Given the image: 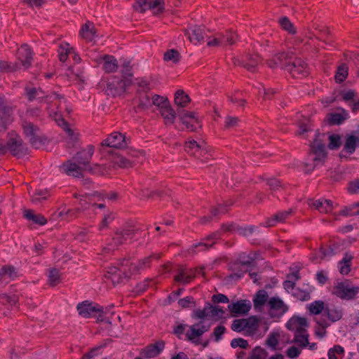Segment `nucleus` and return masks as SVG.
Segmentation results:
<instances>
[{"instance_id":"nucleus-25","label":"nucleus","mask_w":359,"mask_h":359,"mask_svg":"<svg viewBox=\"0 0 359 359\" xmlns=\"http://www.w3.org/2000/svg\"><path fill=\"white\" fill-rule=\"evenodd\" d=\"M259 320L255 316H250L245 320V336L254 337L257 334Z\"/></svg>"},{"instance_id":"nucleus-47","label":"nucleus","mask_w":359,"mask_h":359,"mask_svg":"<svg viewBox=\"0 0 359 359\" xmlns=\"http://www.w3.org/2000/svg\"><path fill=\"white\" fill-rule=\"evenodd\" d=\"M325 303L323 301H315L309 304V310L311 313L318 315L323 311L325 312Z\"/></svg>"},{"instance_id":"nucleus-63","label":"nucleus","mask_w":359,"mask_h":359,"mask_svg":"<svg viewBox=\"0 0 359 359\" xmlns=\"http://www.w3.org/2000/svg\"><path fill=\"white\" fill-rule=\"evenodd\" d=\"M245 318L234 320L231 323V330L238 332H245Z\"/></svg>"},{"instance_id":"nucleus-11","label":"nucleus","mask_w":359,"mask_h":359,"mask_svg":"<svg viewBox=\"0 0 359 359\" xmlns=\"http://www.w3.org/2000/svg\"><path fill=\"white\" fill-rule=\"evenodd\" d=\"M261 57L257 54H247L242 60L238 58L233 59V63L235 65H242L247 70L255 72L257 69V65L261 62Z\"/></svg>"},{"instance_id":"nucleus-18","label":"nucleus","mask_w":359,"mask_h":359,"mask_svg":"<svg viewBox=\"0 0 359 359\" xmlns=\"http://www.w3.org/2000/svg\"><path fill=\"white\" fill-rule=\"evenodd\" d=\"M163 0H140L136 2L135 9L143 13L147 9H156V13H161L163 10Z\"/></svg>"},{"instance_id":"nucleus-29","label":"nucleus","mask_w":359,"mask_h":359,"mask_svg":"<svg viewBox=\"0 0 359 359\" xmlns=\"http://www.w3.org/2000/svg\"><path fill=\"white\" fill-rule=\"evenodd\" d=\"M23 216L28 220L32 221L34 223L39 225H45L47 223V219L43 215L41 214H35L32 210H25Z\"/></svg>"},{"instance_id":"nucleus-41","label":"nucleus","mask_w":359,"mask_h":359,"mask_svg":"<svg viewBox=\"0 0 359 359\" xmlns=\"http://www.w3.org/2000/svg\"><path fill=\"white\" fill-rule=\"evenodd\" d=\"M113 163L120 168H128L133 165V161L123 156L121 154H115L113 158Z\"/></svg>"},{"instance_id":"nucleus-28","label":"nucleus","mask_w":359,"mask_h":359,"mask_svg":"<svg viewBox=\"0 0 359 359\" xmlns=\"http://www.w3.org/2000/svg\"><path fill=\"white\" fill-rule=\"evenodd\" d=\"M219 238H220L219 231L215 232V233H212V235L209 236L208 237H207L203 241L193 245L190 250L193 252H195V250H194L195 248H200L199 250H206L209 249L210 248H211L215 244V242H212V243L210 244L207 242L208 241L212 240V239L217 240Z\"/></svg>"},{"instance_id":"nucleus-38","label":"nucleus","mask_w":359,"mask_h":359,"mask_svg":"<svg viewBox=\"0 0 359 359\" xmlns=\"http://www.w3.org/2000/svg\"><path fill=\"white\" fill-rule=\"evenodd\" d=\"M268 299V294L264 290H259L253 299L254 306L255 309H258L262 307L265 304Z\"/></svg>"},{"instance_id":"nucleus-7","label":"nucleus","mask_w":359,"mask_h":359,"mask_svg":"<svg viewBox=\"0 0 359 359\" xmlns=\"http://www.w3.org/2000/svg\"><path fill=\"white\" fill-rule=\"evenodd\" d=\"M77 310L79 315L84 318L96 317L97 320L104 321L103 307L97 304L83 302L78 304Z\"/></svg>"},{"instance_id":"nucleus-8","label":"nucleus","mask_w":359,"mask_h":359,"mask_svg":"<svg viewBox=\"0 0 359 359\" xmlns=\"http://www.w3.org/2000/svg\"><path fill=\"white\" fill-rule=\"evenodd\" d=\"M334 294L341 299L351 300L359 294V286H353L348 281L337 283Z\"/></svg>"},{"instance_id":"nucleus-6","label":"nucleus","mask_w":359,"mask_h":359,"mask_svg":"<svg viewBox=\"0 0 359 359\" xmlns=\"http://www.w3.org/2000/svg\"><path fill=\"white\" fill-rule=\"evenodd\" d=\"M121 79L113 76L110 81H108L105 91L107 95L113 97L119 95L126 91L127 87L132 84V81L125 76H122Z\"/></svg>"},{"instance_id":"nucleus-27","label":"nucleus","mask_w":359,"mask_h":359,"mask_svg":"<svg viewBox=\"0 0 359 359\" xmlns=\"http://www.w3.org/2000/svg\"><path fill=\"white\" fill-rule=\"evenodd\" d=\"M103 61L102 68L107 73L116 71L118 68L117 60L112 55H105L102 57Z\"/></svg>"},{"instance_id":"nucleus-5","label":"nucleus","mask_w":359,"mask_h":359,"mask_svg":"<svg viewBox=\"0 0 359 359\" xmlns=\"http://www.w3.org/2000/svg\"><path fill=\"white\" fill-rule=\"evenodd\" d=\"M21 126L25 137L28 139L33 147L39 149L44 144L39 128L33 122L28 119H22Z\"/></svg>"},{"instance_id":"nucleus-51","label":"nucleus","mask_w":359,"mask_h":359,"mask_svg":"<svg viewBox=\"0 0 359 359\" xmlns=\"http://www.w3.org/2000/svg\"><path fill=\"white\" fill-rule=\"evenodd\" d=\"M348 76V67L343 64L340 65L336 72L335 80L337 83L343 82Z\"/></svg>"},{"instance_id":"nucleus-56","label":"nucleus","mask_w":359,"mask_h":359,"mask_svg":"<svg viewBox=\"0 0 359 359\" xmlns=\"http://www.w3.org/2000/svg\"><path fill=\"white\" fill-rule=\"evenodd\" d=\"M266 356L267 353L265 349L257 346L252 351L251 355L248 359H266Z\"/></svg>"},{"instance_id":"nucleus-50","label":"nucleus","mask_w":359,"mask_h":359,"mask_svg":"<svg viewBox=\"0 0 359 359\" xmlns=\"http://www.w3.org/2000/svg\"><path fill=\"white\" fill-rule=\"evenodd\" d=\"M123 264H125V269H126V273L128 276L133 273H140V271L144 270V266H138L137 263H130L128 260H123Z\"/></svg>"},{"instance_id":"nucleus-55","label":"nucleus","mask_w":359,"mask_h":359,"mask_svg":"<svg viewBox=\"0 0 359 359\" xmlns=\"http://www.w3.org/2000/svg\"><path fill=\"white\" fill-rule=\"evenodd\" d=\"M208 313L209 317L212 318H222L224 314V311L219 306H212L208 304Z\"/></svg>"},{"instance_id":"nucleus-31","label":"nucleus","mask_w":359,"mask_h":359,"mask_svg":"<svg viewBox=\"0 0 359 359\" xmlns=\"http://www.w3.org/2000/svg\"><path fill=\"white\" fill-rule=\"evenodd\" d=\"M160 112L164 118L165 124H172L176 117V113L170 105V103L160 109Z\"/></svg>"},{"instance_id":"nucleus-9","label":"nucleus","mask_w":359,"mask_h":359,"mask_svg":"<svg viewBox=\"0 0 359 359\" xmlns=\"http://www.w3.org/2000/svg\"><path fill=\"white\" fill-rule=\"evenodd\" d=\"M292 54L291 53L288 64L285 65V69L293 77L306 76L309 73L307 65L300 58H295L292 60Z\"/></svg>"},{"instance_id":"nucleus-20","label":"nucleus","mask_w":359,"mask_h":359,"mask_svg":"<svg viewBox=\"0 0 359 359\" xmlns=\"http://www.w3.org/2000/svg\"><path fill=\"white\" fill-rule=\"evenodd\" d=\"M6 147V149H9L13 155L18 157L25 155L27 152V148L23 144L21 138L19 137L10 138Z\"/></svg>"},{"instance_id":"nucleus-34","label":"nucleus","mask_w":359,"mask_h":359,"mask_svg":"<svg viewBox=\"0 0 359 359\" xmlns=\"http://www.w3.org/2000/svg\"><path fill=\"white\" fill-rule=\"evenodd\" d=\"M60 61L65 62L69 55L74 53V48L67 43H62L57 50Z\"/></svg>"},{"instance_id":"nucleus-36","label":"nucleus","mask_w":359,"mask_h":359,"mask_svg":"<svg viewBox=\"0 0 359 359\" xmlns=\"http://www.w3.org/2000/svg\"><path fill=\"white\" fill-rule=\"evenodd\" d=\"M191 102V99L189 98L187 94L182 90H178L175 95V104L180 107H185L187 104Z\"/></svg>"},{"instance_id":"nucleus-10","label":"nucleus","mask_w":359,"mask_h":359,"mask_svg":"<svg viewBox=\"0 0 359 359\" xmlns=\"http://www.w3.org/2000/svg\"><path fill=\"white\" fill-rule=\"evenodd\" d=\"M119 266H111L106 269L105 278L111 280L114 285L118 284L123 281L124 278H128V274L126 273L125 264L121 262Z\"/></svg>"},{"instance_id":"nucleus-39","label":"nucleus","mask_w":359,"mask_h":359,"mask_svg":"<svg viewBox=\"0 0 359 359\" xmlns=\"http://www.w3.org/2000/svg\"><path fill=\"white\" fill-rule=\"evenodd\" d=\"M327 356L328 359H341L345 356L344 348L340 345H334L329 349Z\"/></svg>"},{"instance_id":"nucleus-58","label":"nucleus","mask_w":359,"mask_h":359,"mask_svg":"<svg viewBox=\"0 0 359 359\" xmlns=\"http://www.w3.org/2000/svg\"><path fill=\"white\" fill-rule=\"evenodd\" d=\"M5 115L6 117H11L13 109L6 104L4 97L0 96V115Z\"/></svg>"},{"instance_id":"nucleus-12","label":"nucleus","mask_w":359,"mask_h":359,"mask_svg":"<svg viewBox=\"0 0 359 359\" xmlns=\"http://www.w3.org/2000/svg\"><path fill=\"white\" fill-rule=\"evenodd\" d=\"M177 113L182 123L190 131H195L198 127H201L200 121L195 112L178 110Z\"/></svg>"},{"instance_id":"nucleus-14","label":"nucleus","mask_w":359,"mask_h":359,"mask_svg":"<svg viewBox=\"0 0 359 359\" xmlns=\"http://www.w3.org/2000/svg\"><path fill=\"white\" fill-rule=\"evenodd\" d=\"M165 343L163 341L160 340L153 344H149L144 348H142L140 352V355L137 356L135 359L152 358L157 357L160 353L164 349Z\"/></svg>"},{"instance_id":"nucleus-13","label":"nucleus","mask_w":359,"mask_h":359,"mask_svg":"<svg viewBox=\"0 0 359 359\" xmlns=\"http://www.w3.org/2000/svg\"><path fill=\"white\" fill-rule=\"evenodd\" d=\"M210 329V325H205L202 322L195 323L190 326L189 331L186 333L188 340L196 344H199L198 338Z\"/></svg>"},{"instance_id":"nucleus-4","label":"nucleus","mask_w":359,"mask_h":359,"mask_svg":"<svg viewBox=\"0 0 359 359\" xmlns=\"http://www.w3.org/2000/svg\"><path fill=\"white\" fill-rule=\"evenodd\" d=\"M138 233L139 229L134 226L118 229L115 231L111 242L107 244L104 250L109 252L114 250L121 245L130 243L134 238H136Z\"/></svg>"},{"instance_id":"nucleus-40","label":"nucleus","mask_w":359,"mask_h":359,"mask_svg":"<svg viewBox=\"0 0 359 359\" xmlns=\"http://www.w3.org/2000/svg\"><path fill=\"white\" fill-rule=\"evenodd\" d=\"M220 33L222 34L221 46H223L233 44L238 38L237 34L231 30L226 31L224 33Z\"/></svg>"},{"instance_id":"nucleus-61","label":"nucleus","mask_w":359,"mask_h":359,"mask_svg":"<svg viewBox=\"0 0 359 359\" xmlns=\"http://www.w3.org/2000/svg\"><path fill=\"white\" fill-rule=\"evenodd\" d=\"M329 140L328 147L330 149H337L341 146V137L339 135H330L329 136Z\"/></svg>"},{"instance_id":"nucleus-24","label":"nucleus","mask_w":359,"mask_h":359,"mask_svg":"<svg viewBox=\"0 0 359 359\" xmlns=\"http://www.w3.org/2000/svg\"><path fill=\"white\" fill-rule=\"evenodd\" d=\"M292 212L291 209L278 212L268 218L266 224L267 226H274L277 223L284 222L292 215Z\"/></svg>"},{"instance_id":"nucleus-30","label":"nucleus","mask_w":359,"mask_h":359,"mask_svg":"<svg viewBox=\"0 0 359 359\" xmlns=\"http://www.w3.org/2000/svg\"><path fill=\"white\" fill-rule=\"evenodd\" d=\"M17 276L18 273L15 268L11 265H6L0 269V280H13Z\"/></svg>"},{"instance_id":"nucleus-23","label":"nucleus","mask_w":359,"mask_h":359,"mask_svg":"<svg viewBox=\"0 0 359 359\" xmlns=\"http://www.w3.org/2000/svg\"><path fill=\"white\" fill-rule=\"evenodd\" d=\"M190 41L194 44L201 43L204 41L205 32L204 29L199 27H194L186 31Z\"/></svg>"},{"instance_id":"nucleus-59","label":"nucleus","mask_w":359,"mask_h":359,"mask_svg":"<svg viewBox=\"0 0 359 359\" xmlns=\"http://www.w3.org/2000/svg\"><path fill=\"white\" fill-rule=\"evenodd\" d=\"M168 104V100L164 97L158 95H155L152 97L151 105L154 104L159 107L160 109L163 108L164 106H166Z\"/></svg>"},{"instance_id":"nucleus-22","label":"nucleus","mask_w":359,"mask_h":359,"mask_svg":"<svg viewBox=\"0 0 359 359\" xmlns=\"http://www.w3.org/2000/svg\"><path fill=\"white\" fill-rule=\"evenodd\" d=\"M290 58V53H280L276 55L272 59L267 60V65L270 68L274 69L278 67H281L285 69V65L288 64Z\"/></svg>"},{"instance_id":"nucleus-62","label":"nucleus","mask_w":359,"mask_h":359,"mask_svg":"<svg viewBox=\"0 0 359 359\" xmlns=\"http://www.w3.org/2000/svg\"><path fill=\"white\" fill-rule=\"evenodd\" d=\"M137 84L138 94L147 93L150 90L149 82L143 79H137Z\"/></svg>"},{"instance_id":"nucleus-17","label":"nucleus","mask_w":359,"mask_h":359,"mask_svg":"<svg viewBox=\"0 0 359 359\" xmlns=\"http://www.w3.org/2000/svg\"><path fill=\"white\" fill-rule=\"evenodd\" d=\"M184 149L188 154L194 156L198 158L207 156H205V158L207 159L210 156L206 149L203 148L202 145L199 144L194 140H189L185 143Z\"/></svg>"},{"instance_id":"nucleus-37","label":"nucleus","mask_w":359,"mask_h":359,"mask_svg":"<svg viewBox=\"0 0 359 359\" xmlns=\"http://www.w3.org/2000/svg\"><path fill=\"white\" fill-rule=\"evenodd\" d=\"M269 304L271 309L278 311L283 313H285L288 309L284 302L278 297L271 298L269 301Z\"/></svg>"},{"instance_id":"nucleus-1","label":"nucleus","mask_w":359,"mask_h":359,"mask_svg":"<svg viewBox=\"0 0 359 359\" xmlns=\"http://www.w3.org/2000/svg\"><path fill=\"white\" fill-rule=\"evenodd\" d=\"M309 326L306 318L299 316L292 317L286 323V327L294 332L293 341L301 348L309 345L310 349H314L316 344H310L309 342V334L306 328Z\"/></svg>"},{"instance_id":"nucleus-52","label":"nucleus","mask_w":359,"mask_h":359,"mask_svg":"<svg viewBox=\"0 0 359 359\" xmlns=\"http://www.w3.org/2000/svg\"><path fill=\"white\" fill-rule=\"evenodd\" d=\"M318 254H319L318 256H319L320 259H318V257L317 256L313 255L311 257V259L312 260V262H316V263L320 262L322 259L326 258L327 257L331 256L332 255V250L330 248L322 247L320 248Z\"/></svg>"},{"instance_id":"nucleus-26","label":"nucleus","mask_w":359,"mask_h":359,"mask_svg":"<svg viewBox=\"0 0 359 359\" xmlns=\"http://www.w3.org/2000/svg\"><path fill=\"white\" fill-rule=\"evenodd\" d=\"M62 168L66 174L74 177H79L83 170L79 164L70 161L64 163Z\"/></svg>"},{"instance_id":"nucleus-33","label":"nucleus","mask_w":359,"mask_h":359,"mask_svg":"<svg viewBox=\"0 0 359 359\" xmlns=\"http://www.w3.org/2000/svg\"><path fill=\"white\" fill-rule=\"evenodd\" d=\"M81 34L85 39L91 41L95 35V29L93 22H87L81 28Z\"/></svg>"},{"instance_id":"nucleus-15","label":"nucleus","mask_w":359,"mask_h":359,"mask_svg":"<svg viewBox=\"0 0 359 359\" xmlns=\"http://www.w3.org/2000/svg\"><path fill=\"white\" fill-rule=\"evenodd\" d=\"M126 146V137L119 133H111L107 139L102 141L101 147L121 149Z\"/></svg>"},{"instance_id":"nucleus-43","label":"nucleus","mask_w":359,"mask_h":359,"mask_svg":"<svg viewBox=\"0 0 359 359\" xmlns=\"http://www.w3.org/2000/svg\"><path fill=\"white\" fill-rule=\"evenodd\" d=\"M233 203L232 200H229L225 203L219 204L217 207L213 208L211 210V215L212 217H219L221 215H223L227 212L226 207L232 205Z\"/></svg>"},{"instance_id":"nucleus-57","label":"nucleus","mask_w":359,"mask_h":359,"mask_svg":"<svg viewBox=\"0 0 359 359\" xmlns=\"http://www.w3.org/2000/svg\"><path fill=\"white\" fill-rule=\"evenodd\" d=\"M48 197V192L46 190H37L31 196L32 202L34 203H41L43 200H46Z\"/></svg>"},{"instance_id":"nucleus-53","label":"nucleus","mask_w":359,"mask_h":359,"mask_svg":"<svg viewBox=\"0 0 359 359\" xmlns=\"http://www.w3.org/2000/svg\"><path fill=\"white\" fill-rule=\"evenodd\" d=\"M279 24L284 30L288 32L290 34H294L296 32L293 24L287 17L280 18Z\"/></svg>"},{"instance_id":"nucleus-16","label":"nucleus","mask_w":359,"mask_h":359,"mask_svg":"<svg viewBox=\"0 0 359 359\" xmlns=\"http://www.w3.org/2000/svg\"><path fill=\"white\" fill-rule=\"evenodd\" d=\"M251 309V303L248 299L238 300L228 305V309L233 316L245 315Z\"/></svg>"},{"instance_id":"nucleus-46","label":"nucleus","mask_w":359,"mask_h":359,"mask_svg":"<svg viewBox=\"0 0 359 359\" xmlns=\"http://www.w3.org/2000/svg\"><path fill=\"white\" fill-rule=\"evenodd\" d=\"M163 58L165 61L172 62L176 64L180 60L181 55L178 50L175 49H170L164 53Z\"/></svg>"},{"instance_id":"nucleus-45","label":"nucleus","mask_w":359,"mask_h":359,"mask_svg":"<svg viewBox=\"0 0 359 359\" xmlns=\"http://www.w3.org/2000/svg\"><path fill=\"white\" fill-rule=\"evenodd\" d=\"M359 142V138L354 136L350 135L347 137L344 144V149L348 154H353L356 148V144Z\"/></svg>"},{"instance_id":"nucleus-60","label":"nucleus","mask_w":359,"mask_h":359,"mask_svg":"<svg viewBox=\"0 0 359 359\" xmlns=\"http://www.w3.org/2000/svg\"><path fill=\"white\" fill-rule=\"evenodd\" d=\"M241 120L238 117L228 116L225 118L224 128L226 129L234 128L239 126Z\"/></svg>"},{"instance_id":"nucleus-48","label":"nucleus","mask_w":359,"mask_h":359,"mask_svg":"<svg viewBox=\"0 0 359 359\" xmlns=\"http://www.w3.org/2000/svg\"><path fill=\"white\" fill-rule=\"evenodd\" d=\"M139 101L137 106L138 110H144L151 106V99L147 93L139 94Z\"/></svg>"},{"instance_id":"nucleus-19","label":"nucleus","mask_w":359,"mask_h":359,"mask_svg":"<svg viewBox=\"0 0 359 359\" xmlns=\"http://www.w3.org/2000/svg\"><path fill=\"white\" fill-rule=\"evenodd\" d=\"M18 60L21 65L25 69H28L32 62L33 52L27 44H22L18 50Z\"/></svg>"},{"instance_id":"nucleus-42","label":"nucleus","mask_w":359,"mask_h":359,"mask_svg":"<svg viewBox=\"0 0 359 359\" xmlns=\"http://www.w3.org/2000/svg\"><path fill=\"white\" fill-rule=\"evenodd\" d=\"M279 337L278 332H273L270 333L266 340V345L271 348L272 351H276L279 344Z\"/></svg>"},{"instance_id":"nucleus-64","label":"nucleus","mask_w":359,"mask_h":359,"mask_svg":"<svg viewBox=\"0 0 359 359\" xmlns=\"http://www.w3.org/2000/svg\"><path fill=\"white\" fill-rule=\"evenodd\" d=\"M48 280L52 286L56 285L60 282L59 271L55 269L50 270Z\"/></svg>"},{"instance_id":"nucleus-21","label":"nucleus","mask_w":359,"mask_h":359,"mask_svg":"<svg viewBox=\"0 0 359 359\" xmlns=\"http://www.w3.org/2000/svg\"><path fill=\"white\" fill-rule=\"evenodd\" d=\"M309 205L311 208L317 210L320 213H328L333 209L332 201L325 198L310 200Z\"/></svg>"},{"instance_id":"nucleus-44","label":"nucleus","mask_w":359,"mask_h":359,"mask_svg":"<svg viewBox=\"0 0 359 359\" xmlns=\"http://www.w3.org/2000/svg\"><path fill=\"white\" fill-rule=\"evenodd\" d=\"M26 92L29 101L43 100L44 97V93L40 88H26Z\"/></svg>"},{"instance_id":"nucleus-3","label":"nucleus","mask_w":359,"mask_h":359,"mask_svg":"<svg viewBox=\"0 0 359 359\" xmlns=\"http://www.w3.org/2000/svg\"><path fill=\"white\" fill-rule=\"evenodd\" d=\"M93 153L94 147L93 145H88L86 149L77 152L74 159L82 167L83 170H88L97 175L107 174L108 169L104 165L94 164L93 166H91L89 164Z\"/></svg>"},{"instance_id":"nucleus-54","label":"nucleus","mask_w":359,"mask_h":359,"mask_svg":"<svg viewBox=\"0 0 359 359\" xmlns=\"http://www.w3.org/2000/svg\"><path fill=\"white\" fill-rule=\"evenodd\" d=\"M19 65L18 63H8L6 61L0 60V71L4 72H12L18 70Z\"/></svg>"},{"instance_id":"nucleus-2","label":"nucleus","mask_w":359,"mask_h":359,"mask_svg":"<svg viewBox=\"0 0 359 359\" xmlns=\"http://www.w3.org/2000/svg\"><path fill=\"white\" fill-rule=\"evenodd\" d=\"M325 136V134H316V139L311 144V151L309 154V158L313 163L305 162L304 163L305 172H310L313 171L316 167L324 163L327 158V152L321 137H324Z\"/></svg>"},{"instance_id":"nucleus-32","label":"nucleus","mask_w":359,"mask_h":359,"mask_svg":"<svg viewBox=\"0 0 359 359\" xmlns=\"http://www.w3.org/2000/svg\"><path fill=\"white\" fill-rule=\"evenodd\" d=\"M325 313L332 322L339 320L344 315L343 309L335 306L326 307Z\"/></svg>"},{"instance_id":"nucleus-35","label":"nucleus","mask_w":359,"mask_h":359,"mask_svg":"<svg viewBox=\"0 0 359 359\" xmlns=\"http://www.w3.org/2000/svg\"><path fill=\"white\" fill-rule=\"evenodd\" d=\"M353 257L349 253H345L344 258L339 262V271L343 275H347L351 271V263Z\"/></svg>"},{"instance_id":"nucleus-49","label":"nucleus","mask_w":359,"mask_h":359,"mask_svg":"<svg viewBox=\"0 0 359 359\" xmlns=\"http://www.w3.org/2000/svg\"><path fill=\"white\" fill-rule=\"evenodd\" d=\"M317 326L315 327V334L320 338H323L326 335V328L330 324L325 320H317Z\"/></svg>"}]
</instances>
